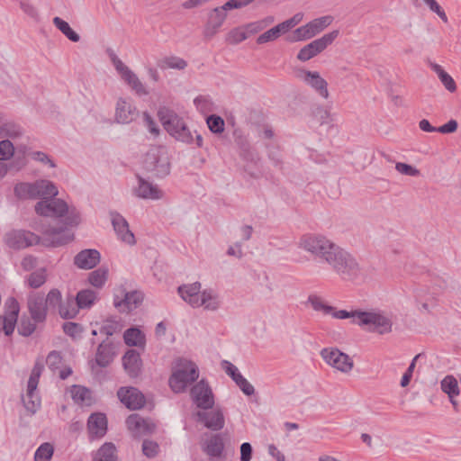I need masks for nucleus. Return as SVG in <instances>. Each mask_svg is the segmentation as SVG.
<instances>
[{"instance_id":"44","label":"nucleus","mask_w":461,"mask_h":461,"mask_svg":"<svg viewBox=\"0 0 461 461\" xmlns=\"http://www.w3.org/2000/svg\"><path fill=\"white\" fill-rule=\"evenodd\" d=\"M246 28L236 27L230 30L226 35V41L230 44H239L248 38Z\"/></svg>"},{"instance_id":"32","label":"nucleus","mask_w":461,"mask_h":461,"mask_svg":"<svg viewBox=\"0 0 461 461\" xmlns=\"http://www.w3.org/2000/svg\"><path fill=\"white\" fill-rule=\"evenodd\" d=\"M224 449V443L220 435L211 437L205 445L204 451L211 457H220Z\"/></svg>"},{"instance_id":"51","label":"nucleus","mask_w":461,"mask_h":461,"mask_svg":"<svg viewBox=\"0 0 461 461\" xmlns=\"http://www.w3.org/2000/svg\"><path fill=\"white\" fill-rule=\"evenodd\" d=\"M71 395L76 402L83 403L90 395V391L81 385H73L71 389Z\"/></svg>"},{"instance_id":"46","label":"nucleus","mask_w":461,"mask_h":461,"mask_svg":"<svg viewBox=\"0 0 461 461\" xmlns=\"http://www.w3.org/2000/svg\"><path fill=\"white\" fill-rule=\"evenodd\" d=\"M60 291L53 288L48 293L47 296L44 297V302H46V305L50 309H59V305H62Z\"/></svg>"},{"instance_id":"28","label":"nucleus","mask_w":461,"mask_h":461,"mask_svg":"<svg viewBox=\"0 0 461 461\" xmlns=\"http://www.w3.org/2000/svg\"><path fill=\"white\" fill-rule=\"evenodd\" d=\"M114 356L115 351L113 344L104 340L97 348L95 362L99 366L105 367L113 362Z\"/></svg>"},{"instance_id":"5","label":"nucleus","mask_w":461,"mask_h":461,"mask_svg":"<svg viewBox=\"0 0 461 461\" xmlns=\"http://www.w3.org/2000/svg\"><path fill=\"white\" fill-rule=\"evenodd\" d=\"M14 195L18 199H41L52 198L58 195L59 190L56 185L47 179H38L34 182H21L14 185Z\"/></svg>"},{"instance_id":"33","label":"nucleus","mask_w":461,"mask_h":461,"mask_svg":"<svg viewBox=\"0 0 461 461\" xmlns=\"http://www.w3.org/2000/svg\"><path fill=\"white\" fill-rule=\"evenodd\" d=\"M23 402L25 409L34 414L41 407V397L37 393V389H31L27 386L26 395L23 397Z\"/></svg>"},{"instance_id":"17","label":"nucleus","mask_w":461,"mask_h":461,"mask_svg":"<svg viewBox=\"0 0 461 461\" xmlns=\"http://www.w3.org/2000/svg\"><path fill=\"white\" fill-rule=\"evenodd\" d=\"M139 114L135 105L128 99L119 98L116 104L115 120L119 123H130Z\"/></svg>"},{"instance_id":"3","label":"nucleus","mask_w":461,"mask_h":461,"mask_svg":"<svg viewBox=\"0 0 461 461\" xmlns=\"http://www.w3.org/2000/svg\"><path fill=\"white\" fill-rule=\"evenodd\" d=\"M35 212L42 217L53 219H63V227L65 231L70 235L74 234L67 230V227H76L81 222V215L79 211L68 204L60 198H46L36 203L34 206Z\"/></svg>"},{"instance_id":"57","label":"nucleus","mask_w":461,"mask_h":461,"mask_svg":"<svg viewBox=\"0 0 461 461\" xmlns=\"http://www.w3.org/2000/svg\"><path fill=\"white\" fill-rule=\"evenodd\" d=\"M235 384L245 395L251 396L255 393L254 386L242 375L238 376Z\"/></svg>"},{"instance_id":"55","label":"nucleus","mask_w":461,"mask_h":461,"mask_svg":"<svg viewBox=\"0 0 461 461\" xmlns=\"http://www.w3.org/2000/svg\"><path fill=\"white\" fill-rule=\"evenodd\" d=\"M159 451L158 443L152 440L145 439L142 443V453L149 458L155 457Z\"/></svg>"},{"instance_id":"10","label":"nucleus","mask_w":461,"mask_h":461,"mask_svg":"<svg viewBox=\"0 0 461 461\" xmlns=\"http://www.w3.org/2000/svg\"><path fill=\"white\" fill-rule=\"evenodd\" d=\"M339 34V32L338 30H334L324 34L321 38L311 41L299 50L297 59L303 62L310 60L319 53L322 52L329 45L332 44Z\"/></svg>"},{"instance_id":"16","label":"nucleus","mask_w":461,"mask_h":461,"mask_svg":"<svg viewBox=\"0 0 461 461\" xmlns=\"http://www.w3.org/2000/svg\"><path fill=\"white\" fill-rule=\"evenodd\" d=\"M111 217L113 230L116 232L118 238L129 245L135 244V237L130 230L128 221L125 220V218L115 212H111Z\"/></svg>"},{"instance_id":"1","label":"nucleus","mask_w":461,"mask_h":461,"mask_svg":"<svg viewBox=\"0 0 461 461\" xmlns=\"http://www.w3.org/2000/svg\"><path fill=\"white\" fill-rule=\"evenodd\" d=\"M298 247L329 265L343 280L355 281L362 276V268L357 258L323 235H303Z\"/></svg>"},{"instance_id":"20","label":"nucleus","mask_w":461,"mask_h":461,"mask_svg":"<svg viewBox=\"0 0 461 461\" xmlns=\"http://www.w3.org/2000/svg\"><path fill=\"white\" fill-rule=\"evenodd\" d=\"M303 81L312 87L317 94L325 99L329 97L328 83L321 77L319 72L303 70Z\"/></svg>"},{"instance_id":"48","label":"nucleus","mask_w":461,"mask_h":461,"mask_svg":"<svg viewBox=\"0 0 461 461\" xmlns=\"http://www.w3.org/2000/svg\"><path fill=\"white\" fill-rule=\"evenodd\" d=\"M122 330V325L115 319H107L100 328V333L105 334L107 337L113 336L114 333Z\"/></svg>"},{"instance_id":"36","label":"nucleus","mask_w":461,"mask_h":461,"mask_svg":"<svg viewBox=\"0 0 461 461\" xmlns=\"http://www.w3.org/2000/svg\"><path fill=\"white\" fill-rule=\"evenodd\" d=\"M96 293L91 289L81 290L77 293L75 303L79 309L89 308L96 300Z\"/></svg>"},{"instance_id":"41","label":"nucleus","mask_w":461,"mask_h":461,"mask_svg":"<svg viewBox=\"0 0 461 461\" xmlns=\"http://www.w3.org/2000/svg\"><path fill=\"white\" fill-rule=\"evenodd\" d=\"M79 308L73 298H68L66 303L59 305V313L62 319H73L78 313Z\"/></svg>"},{"instance_id":"35","label":"nucleus","mask_w":461,"mask_h":461,"mask_svg":"<svg viewBox=\"0 0 461 461\" xmlns=\"http://www.w3.org/2000/svg\"><path fill=\"white\" fill-rule=\"evenodd\" d=\"M157 64L161 69L173 68L183 70L187 67V62L184 59L176 56L164 57L158 59Z\"/></svg>"},{"instance_id":"19","label":"nucleus","mask_w":461,"mask_h":461,"mask_svg":"<svg viewBox=\"0 0 461 461\" xmlns=\"http://www.w3.org/2000/svg\"><path fill=\"white\" fill-rule=\"evenodd\" d=\"M227 18V14H221L217 8H213L208 14L207 22L203 28L205 39H212L219 32Z\"/></svg>"},{"instance_id":"52","label":"nucleus","mask_w":461,"mask_h":461,"mask_svg":"<svg viewBox=\"0 0 461 461\" xmlns=\"http://www.w3.org/2000/svg\"><path fill=\"white\" fill-rule=\"evenodd\" d=\"M14 154V146L9 140L0 141V160H8Z\"/></svg>"},{"instance_id":"11","label":"nucleus","mask_w":461,"mask_h":461,"mask_svg":"<svg viewBox=\"0 0 461 461\" xmlns=\"http://www.w3.org/2000/svg\"><path fill=\"white\" fill-rule=\"evenodd\" d=\"M321 356L328 365L342 373H349L354 366L351 357L336 348L321 349Z\"/></svg>"},{"instance_id":"56","label":"nucleus","mask_w":461,"mask_h":461,"mask_svg":"<svg viewBox=\"0 0 461 461\" xmlns=\"http://www.w3.org/2000/svg\"><path fill=\"white\" fill-rule=\"evenodd\" d=\"M314 36L311 32L307 24L297 28L293 33L294 41H303L313 38Z\"/></svg>"},{"instance_id":"4","label":"nucleus","mask_w":461,"mask_h":461,"mask_svg":"<svg viewBox=\"0 0 461 461\" xmlns=\"http://www.w3.org/2000/svg\"><path fill=\"white\" fill-rule=\"evenodd\" d=\"M199 377V369L195 363L185 358H178L169 377L168 384L174 393H183Z\"/></svg>"},{"instance_id":"61","label":"nucleus","mask_w":461,"mask_h":461,"mask_svg":"<svg viewBox=\"0 0 461 461\" xmlns=\"http://www.w3.org/2000/svg\"><path fill=\"white\" fill-rule=\"evenodd\" d=\"M221 367L224 369L226 374L231 377V379L234 382L238 379V376L241 375L238 367L228 360L221 361Z\"/></svg>"},{"instance_id":"23","label":"nucleus","mask_w":461,"mask_h":461,"mask_svg":"<svg viewBox=\"0 0 461 461\" xmlns=\"http://www.w3.org/2000/svg\"><path fill=\"white\" fill-rule=\"evenodd\" d=\"M128 429L136 436L151 433L154 424L143 419L139 414H131L126 420Z\"/></svg>"},{"instance_id":"37","label":"nucleus","mask_w":461,"mask_h":461,"mask_svg":"<svg viewBox=\"0 0 461 461\" xmlns=\"http://www.w3.org/2000/svg\"><path fill=\"white\" fill-rule=\"evenodd\" d=\"M23 133V128L14 122H9L3 123L0 126V139L7 140L10 139H17L21 137Z\"/></svg>"},{"instance_id":"2","label":"nucleus","mask_w":461,"mask_h":461,"mask_svg":"<svg viewBox=\"0 0 461 461\" xmlns=\"http://www.w3.org/2000/svg\"><path fill=\"white\" fill-rule=\"evenodd\" d=\"M31 226L35 230L41 231L42 237L30 230H14L5 236L7 246L14 249H23L37 244L55 248L66 245L73 240V235L67 233L63 227H45L38 221Z\"/></svg>"},{"instance_id":"60","label":"nucleus","mask_w":461,"mask_h":461,"mask_svg":"<svg viewBox=\"0 0 461 461\" xmlns=\"http://www.w3.org/2000/svg\"><path fill=\"white\" fill-rule=\"evenodd\" d=\"M61 361H62L61 354H60V352L56 351V350L50 351L46 358V363H47L48 366L52 370L57 369L59 366V365L61 364Z\"/></svg>"},{"instance_id":"63","label":"nucleus","mask_w":461,"mask_h":461,"mask_svg":"<svg viewBox=\"0 0 461 461\" xmlns=\"http://www.w3.org/2000/svg\"><path fill=\"white\" fill-rule=\"evenodd\" d=\"M279 38L277 32H276L275 28H271L268 31L265 32L264 33L260 34L257 39L258 44H264L268 41H273Z\"/></svg>"},{"instance_id":"26","label":"nucleus","mask_w":461,"mask_h":461,"mask_svg":"<svg viewBox=\"0 0 461 461\" xmlns=\"http://www.w3.org/2000/svg\"><path fill=\"white\" fill-rule=\"evenodd\" d=\"M122 365L129 376L131 378L139 376L141 371L140 354L134 349L128 350L122 357Z\"/></svg>"},{"instance_id":"64","label":"nucleus","mask_w":461,"mask_h":461,"mask_svg":"<svg viewBox=\"0 0 461 461\" xmlns=\"http://www.w3.org/2000/svg\"><path fill=\"white\" fill-rule=\"evenodd\" d=\"M420 357V355H417L416 357H414V358L411 360L409 367L407 368L406 372L403 374L402 377V380H401V386L402 387H405L409 384L411 379V376H412V373H413V370L415 368V363H416V360L417 358Z\"/></svg>"},{"instance_id":"42","label":"nucleus","mask_w":461,"mask_h":461,"mask_svg":"<svg viewBox=\"0 0 461 461\" xmlns=\"http://www.w3.org/2000/svg\"><path fill=\"white\" fill-rule=\"evenodd\" d=\"M107 276L108 269L106 267H99L89 274L88 281L93 286L101 288L104 285Z\"/></svg>"},{"instance_id":"47","label":"nucleus","mask_w":461,"mask_h":461,"mask_svg":"<svg viewBox=\"0 0 461 461\" xmlns=\"http://www.w3.org/2000/svg\"><path fill=\"white\" fill-rule=\"evenodd\" d=\"M206 122L208 128L213 133H221L224 131V120L219 115L212 114L208 116Z\"/></svg>"},{"instance_id":"30","label":"nucleus","mask_w":461,"mask_h":461,"mask_svg":"<svg viewBox=\"0 0 461 461\" xmlns=\"http://www.w3.org/2000/svg\"><path fill=\"white\" fill-rule=\"evenodd\" d=\"M441 390L448 395L449 401L455 410H457L458 403L455 397L459 394V387L457 380L454 375H446L440 382Z\"/></svg>"},{"instance_id":"31","label":"nucleus","mask_w":461,"mask_h":461,"mask_svg":"<svg viewBox=\"0 0 461 461\" xmlns=\"http://www.w3.org/2000/svg\"><path fill=\"white\" fill-rule=\"evenodd\" d=\"M124 342L130 347H143L146 342L144 333L138 328H130L124 331Z\"/></svg>"},{"instance_id":"24","label":"nucleus","mask_w":461,"mask_h":461,"mask_svg":"<svg viewBox=\"0 0 461 461\" xmlns=\"http://www.w3.org/2000/svg\"><path fill=\"white\" fill-rule=\"evenodd\" d=\"M87 428L92 438H102L107 430V419L104 413H92L87 420Z\"/></svg>"},{"instance_id":"22","label":"nucleus","mask_w":461,"mask_h":461,"mask_svg":"<svg viewBox=\"0 0 461 461\" xmlns=\"http://www.w3.org/2000/svg\"><path fill=\"white\" fill-rule=\"evenodd\" d=\"M198 420L212 430H220L224 427V416L221 410L211 411H198Z\"/></svg>"},{"instance_id":"43","label":"nucleus","mask_w":461,"mask_h":461,"mask_svg":"<svg viewBox=\"0 0 461 461\" xmlns=\"http://www.w3.org/2000/svg\"><path fill=\"white\" fill-rule=\"evenodd\" d=\"M46 280V270L44 268H41L31 273L27 277L26 283L30 287L36 289L41 287Z\"/></svg>"},{"instance_id":"29","label":"nucleus","mask_w":461,"mask_h":461,"mask_svg":"<svg viewBox=\"0 0 461 461\" xmlns=\"http://www.w3.org/2000/svg\"><path fill=\"white\" fill-rule=\"evenodd\" d=\"M198 307H203L206 311L215 312L221 307V300L217 293L212 289H205L202 291Z\"/></svg>"},{"instance_id":"54","label":"nucleus","mask_w":461,"mask_h":461,"mask_svg":"<svg viewBox=\"0 0 461 461\" xmlns=\"http://www.w3.org/2000/svg\"><path fill=\"white\" fill-rule=\"evenodd\" d=\"M43 370V365L37 362L31 373V375L28 380V387H31V389H37L38 384H39V378L41 376V374Z\"/></svg>"},{"instance_id":"62","label":"nucleus","mask_w":461,"mask_h":461,"mask_svg":"<svg viewBox=\"0 0 461 461\" xmlns=\"http://www.w3.org/2000/svg\"><path fill=\"white\" fill-rule=\"evenodd\" d=\"M362 312V311H352V312H348L346 310H340V311H337V312H332L330 314L333 315V317L337 318V319H347V318H352L353 319V322L355 324H357V321H358V313Z\"/></svg>"},{"instance_id":"34","label":"nucleus","mask_w":461,"mask_h":461,"mask_svg":"<svg viewBox=\"0 0 461 461\" xmlns=\"http://www.w3.org/2000/svg\"><path fill=\"white\" fill-rule=\"evenodd\" d=\"M114 444L106 442L97 450L93 461H118Z\"/></svg>"},{"instance_id":"45","label":"nucleus","mask_w":461,"mask_h":461,"mask_svg":"<svg viewBox=\"0 0 461 461\" xmlns=\"http://www.w3.org/2000/svg\"><path fill=\"white\" fill-rule=\"evenodd\" d=\"M54 452L53 446L45 442L42 443L35 451L34 460L35 461H50Z\"/></svg>"},{"instance_id":"12","label":"nucleus","mask_w":461,"mask_h":461,"mask_svg":"<svg viewBox=\"0 0 461 461\" xmlns=\"http://www.w3.org/2000/svg\"><path fill=\"white\" fill-rule=\"evenodd\" d=\"M191 397L198 408L208 410L214 404L213 393L209 384L202 379L190 391Z\"/></svg>"},{"instance_id":"25","label":"nucleus","mask_w":461,"mask_h":461,"mask_svg":"<svg viewBox=\"0 0 461 461\" xmlns=\"http://www.w3.org/2000/svg\"><path fill=\"white\" fill-rule=\"evenodd\" d=\"M138 186L134 189L136 196L142 199L157 200L161 198L162 192L157 185L146 181L143 177L137 176Z\"/></svg>"},{"instance_id":"59","label":"nucleus","mask_w":461,"mask_h":461,"mask_svg":"<svg viewBox=\"0 0 461 461\" xmlns=\"http://www.w3.org/2000/svg\"><path fill=\"white\" fill-rule=\"evenodd\" d=\"M63 330L68 336L77 338L82 333L83 329L79 323L68 321L63 324Z\"/></svg>"},{"instance_id":"58","label":"nucleus","mask_w":461,"mask_h":461,"mask_svg":"<svg viewBox=\"0 0 461 461\" xmlns=\"http://www.w3.org/2000/svg\"><path fill=\"white\" fill-rule=\"evenodd\" d=\"M395 169L402 175L410 176H418L420 175V170L411 165L397 162L395 164Z\"/></svg>"},{"instance_id":"7","label":"nucleus","mask_w":461,"mask_h":461,"mask_svg":"<svg viewBox=\"0 0 461 461\" xmlns=\"http://www.w3.org/2000/svg\"><path fill=\"white\" fill-rule=\"evenodd\" d=\"M106 53L113 65L115 70L139 95H146L149 94L142 82L139 79L136 74L131 71L116 55L111 48L106 50Z\"/></svg>"},{"instance_id":"38","label":"nucleus","mask_w":461,"mask_h":461,"mask_svg":"<svg viewBox=\"0 0 461 461\" xmlns=\"http://www.w3.org/2000/svg\"><path fill=\"white\" fill-rule=\"evenodd\" d=\"M429 66L431 69L438 76L441 83L444 85L446 89L453 93L456 89L454 79L449 76L438 64L430 62Z\"/></svg>"},{"instance_id":"6","label":"nucleus","mask_w":461,"mask_h":461,"mask_svg":"<svg viewBox=\"0 0 461 461\" xmlns=\"http://www.w3.org/2000/svg\"><path fill=\"white\" fill-rule=\"evenodd\" d=\"M158 116L165 130L176 140L185 143L193 142L194 140L190 130L184 120L173 110L166 106L160 107Z\"/></svg>"},{"instance_id":"50","label":"nucleus","mask_w":461,"mask_h":461,"mask_svg":"<svg viewBox=\"0 0 461 461\" xmlns=\"http://www.w3.org/2000/svg\"><path fill=\"white\" fill-rule=\"evenodd\" d=\"M308 302L315 311H322L325 314H330L334 310L332 306L325 304L322 299L316 295H310Z\"/></svg>"},{"instance_id":"18","label":"nucleus","mask_w":461,"mask_h":461,"mask_svg":"<svg viewBox=\"0 0 461 461\" xmlns=\"http://www.w3.org/2000/svg\"><path fill=\"white\" fill-rule=\"evenodd\" d=\"M101 259L100 252L95 249H83L74 258V264L80 269H92Z\"/></svg>"},{"instance_id":"53","label":"nucleus","mask_w":461,"mask_h":461,"mask_svg":"<svg viewBox=\"0 0 461 461\" xmlns=\"http://www.w3.org/2000/svg\"><path fill=\"white\" fill-rule=\"evenodd\" d=\"M30 157L32 159L38 161L43 165H48L51 168H54L57 167L54 160L45 152L32 151L30 153Z\"/></svg>"},{"instance_id":"13","label":"nucleus","mask_w":461,"mask_h":461,"mask_svg":"<svg viewBox=\"0 0 461 461\" xmlns=\"http://www.w3.org/2000/svg\"><path fill=\"white\" fill-rule=\"evenodd\" d=\"M117 396L122 403L130 410L141 409L146 402L144 394L136 387H121Z\"/></svg>"},{"instance_id":"8","label":"nucleus","mask_w":461,"mask_h":461,"mask_svg":"<svg viewBox=\"0 0 461 461\" xmlns=\"http://www.w3.org/2000/svg\"><path fill=\"white\" fill-rule=\"evenodd\" d=\"M144 168L153 176L162 178L170 173V162L167 154L160 149L149 150L144 159Z\"/></svg>"},{"instance_id":"49","label":"nucleus","mask_w":461,"mask_h":461,"mask_svg":"<svg viewBox=\"0 0 461 461\" xmlns=\"http://www.w3.org/2000/svg\"><path fill=\"white\" fill-rule=\"evenodd\" d=\"M36 323L32 319L22 318L18 327L19 334L23 337H29L36 330Z\"/></svg>"},{"instance_id":"14","label":"nucleus","mask_w":461,"mask_h":461,"mask_svg":"<svg viewBox=\"0 0 461 461\" xmlns=\"http://www.w3.org/2000/svg\"><path fill=\"white\" fill-rule=\"evenodd\" d=\"M7 311L4 316L0 315V332L6 336L13 334L17 322L20 311L19 303L14 298H9L6 302Z\"/></svg>"},{"instance_id":"27","label":"nucleus","mask_w":461,"mask_h":461,"mask_svg":"<svg viewBox=\"0 0 461 461\" xmlns=\"http://www.w3.org/2000/svg\"><path fill=\"white\" fill-rule=\"evenodd\" d=\"M143 301V294L139 291L126 293L124 298L121 301L114 300V306L120 312H131L136 309Z\"/></svg>"},{"instance_id":"21","label":"nucleus","mask_w":461,"mask_h":461,"mask_svg":"<svg viewBox=\"0 0 461 461\" xmlns=\"http://www.w3.org/2000/svg\"><path fill=\"white\" fill-rule=\"evenodd\" d=\"M201 287L202 285L200 282L182 285L178 286L177 293L180 297L190 306L193 308H198V300L202 293Z\"/></svg>"},{"instance_id":"15","label":"nucleus","mask_w":461,"mask_h":461,"mask_svg":"<svg viewBox=\"0 0 461 461\" xmlns=\"http://www.w3.org/2000/svg\"><path fill=\"white\" fill-rule=\"evenodd\" d=\"M28 309L34 322H44L47 317L48 307L44 302L43 294L32 293L28 297Z\"/></svg>"},{"instance_id":"40","label":"nucleus","mask_w":461,"mask_h":461,"mask_svg":"<svg viewBox=\"0 0 461 461\" xmlns=\"http://www.w3.org/2000/svg\"><path fill=\"white\" fill-rule=\"evenodd\" d=\"M53 24L71 41H79L80 36L75 31L72 30V28L66 21H64L60 17H54Z\"/></svg>"},{"instance_id":"39","label":"nucleus","mask_w":461,"mask_h":461,"mask_svg":"<svg viewBox=\"0 0 461 461\" xmlns=\"http://www.w3.org/2000/svg\"><path fill=\"white\" fill-rule=\"evenodd\" d=\"M333 22V17L330 15L321 16L312 21L309 22L307 26L309 27L311 32L313 36H316L320 32H321L325 28H327Z\"/></svg>"},{"instance_id":"9","label":"nucleus","mask_w":461,"mask_h":461,"mask_svg":"<svg viewBox=\"0 0 461 461\" xmlns=\"http://www.w3.org/2000/svg\"><path fill=\"white\" fill-rule=\"evenodd\" d=\"M357 325L367 326L368 330L381 335L391 332L392 321L380 312H363L358 313Z\"/></svg>"}]
</instances>
